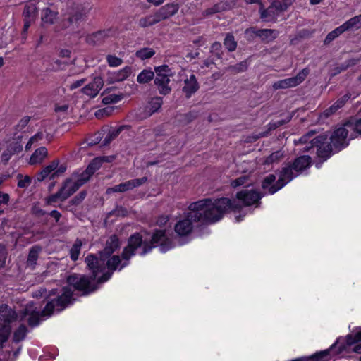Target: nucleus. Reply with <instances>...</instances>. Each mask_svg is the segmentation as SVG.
<instances>
[{
  "mask_svg": "<svg viewBox=\"0 0 361 361\" xmlns=\"http://www.w3.org/2000/svg\"><path fill=\"white\" fill-rule=\"evenodd\" d=\"M157 245L159 246L160 250L163 252L172 248V240L167 236L165 230H156L151 236L148 237H143L139 233L132 235L128 239V246L123 250L122 259L118 255H113L104 261L105 268L102 271L97 272V275L102 273V276L98 279V282L104 283L108 281L114 271L126 267L137 249L141 248L140 255H144Z\"/></svg>",
  "mask_w": 361,
  "mask_h": 361,
  "instance_id": "nucleus-1",
  "label": "nucleus"
},
{
  "mask_svg": "<svg viewBox=\"0 0 361 361\" xmlns=\"http://www.w3.org/2000/svg\"><path fill=\"white\" fill-rule=\"evenodd\" d=\"M241 207L235 201L222 197L219 199H204L192 202L188 207L189 216L201 224H212L222 219L230 209H237Z\"/></svg>",
  "mask_w": 361,
  "mask_h": 361,
  "instance_id": "nucleus-2",
  "label": "nucleus"
},
{
  "mask_svg": "<svg viewBox=\"0 0 361 361\" xmlns=\"http://www.w3.org/2000/svg\"><path fill=\"white\" fill-rule=\"evenodd\" d=\"M71 298L72 290L69 287L63 288V293L60 295L56 290H52L48 295L49 300L41 313L37 310L33 302H30L23 310L21 319L28 317L29 325L35 326L39 324L41 317L50 316L54 311L60 312L63 310L71 302Z\"/></svg>",
  "mask_w": 361,
  "mask_h": 361,
  "instance_id": "nucleus-3",
  "label": "nucleus"
},
{
  "mask_svg": "<svg viewBox=\"0 0 361 361\" xmlns=\"http://www.w3.org/2000/svg\"><path fill=\"white\" fill-rule=\"evenodd\" d=\"M120 247L118 238L116 235H111L106 241L104 249L100 252V258L94 255H88L85 258V262L92 272V280L97 277V272L102 271L105 268L104 261L110 257Z\"/></svg>",
  "mask_w": 361,
  "mask_h": 361,
  "instance_id": "nucleus-4",
  "label": "nucleus"
},
{
  "mask_svg": "<svg viewBox=\"0 0 361 361\" xmlns=\"http://www.w3.org/2000/svg\"><path fill=\"white\" fill-rule=\"evenodd\" d=\"M298 174L293 165L288 164L281 169L277 181H276L275 175L269 174L264 178L262 187L264 190H267L269 194L273 195L296 177Z\"/></svg>",
  "mask_w": 361,
  "mask_h": 361,
  "instance_id": "nucleus-5",
  "label": "nucleus"
},
{
  "mask_svg": "<svg viewBox=\"0 0 361 361\" xmlns=\"http://www.w3.org/2000/svg\"><path fill=\"white\" fill-rule=\"evenodd\" d=\"M155 78L154 83L159 94L167 95L172 90L171 78L175 76V71L167 65L154 67Z\"/></svg>",
  "mask_w": 361,
  "mask_h": 361,
  "instance_id": "nucleus-6",
  "label": "nucleus"
},
{
  "mask_svg": "<svg viewBox=\"0 0 361 361\" xmlns=\"http://www.w3.org/2000/svg\"><path fill=\"white\" fill-rule=\"evenodd\" d=\"M18 315L15 310L7 305L0 306V347L8 340L11 334L10 324L16 321Z\"/></svg>",
  "mask_w": 361,
  "mask_h": 361,
  "instance_id": "nucleus-7",
  "label": "nucleus"
},
{
  "mask_svg": "<svg viewBox=\"0 0 361 361\" xmlns=\"http://www.w3.org/2000/svg\"><path fill=\"white\" fill-rule=\"evenodd\" d=\"M354 137L353 126L350 122L348 121L332 133L330 142L335 151H339L348 145V141Z\"/></svg>",
  "mask_w": 361,
  "mask_h": 361,
  "instance_id": "nucleus-8",
  "label": "nucleus"
},
{
  "mask_svg": "<svg viewBox=\"0 0 361 361\" xmlns=\"http://www.w3.org/2000/svg\"><path fill=\"white\" fill-rule=\"evenodd\" d=\"M269 1H271V4L267 8H264L261 4L259 9L260 18L264 22H276L277 18L291 5V1L287 2L286 0Z\"/></svg>",
  "mask_w": 361,
  "mask_h": 361,
  "instance_id": "nucleus-9",
  "label": "nucleus"
},
{
  "mask_svg": "<svg viewBox=\"0 0 361 361\" xmlns=\"http://www.w3.org/2000/svg\"><path fill=\"white\" fill-rule=\"evenodd\" d=\"M80 186L81 183H79L72 175L71 178L66 180L63 187L59 192L48 197L47 202L49 204H52L59 201H64L78 190Z\"/></svg>",
  "mask_w": 361,
  "mask_h": 361,
  "instance_id": "nucleus-10",
  "label": "nucleus"
},
{
  "mask_svg": "<svg viewBox=\"0 0 361 361\" xmlns=\"http://www.w3.org/2000/svg\"><path fill=\"white\" fill-rule=\"evenodd\" d=\"M67 282L69 286L74 287L78 290L82 291L85 295L94 291L97 288L90 279L85 275H71L68 277Z\"/></svg>",
  "mask_w": 361,
  "mask_h": 361,
  "instance_id": "nucleus-11",
  "label": "nucleus"
},
{
  "mask_svg": "<svg viewBox=\"0 0 361 361\" xmlns=\"http://www.w3.org/2000/svg\"><path fill=\"white\" fill-rule=\"evenodd\" d=\"M307 74L308 71L307 69H303L295 77L283 79L274 82L273 84V88L274 90H279L296 87L304 81Z\"/></svg>",
  "mask_w": 361,
  "mask_h": 361,
  "instance_id": "nucleus-12",
  "label": "nucleus"
},
{
  "mask_svg": "<svg viewBox=\"0 0 361 361\" xmlns=\"http://www.w3.org/2000/svg\"><path fill=\"white\" fill-rule=\"evenodd\" d=\"M146 180V177L130 180L126 182L116 185L114 187L107 188L106 193L110 194L111 192H124L130 190L140 186L141 185L145 183Z\"/></svg>",
  "mask_w": 361,
  "mask_h": 361,
  "instance_id": "nucleus-13",
  "label": "nucleus"
},
{
  "mask_svg": "<svg viewBox=\"0 0 361 361\" xmlns=\"http://www.w3.org/2000/svg\"><path fill=\"white\" fill-rule=\"evenodd\" d=\"M116 35V30L109 28L106 30H99L89 35L87 37V42L92 45H100L103 44L109 38L114 37Z\"/></svg>",
  "mask_w": 361,
  "mask_h": 361,
  "instance_id": "nucleus-14",
  "label": "nucleus"
},
{
  "mask_svg": "<svg viewBox=\"0 0 361 361\" xmlns=\"http://www.w3.org/2000/svg\"><path fill=\"white\" fill-rule=\"evenodd\" d=\"M237 199L244 206H250L258 203L262 195L257 191L253 190H243L237 193Z\"/></svg>",
  "mask_w": 361,
  "mask_h": 361,
  "instance_id": "nucleus-15",
  "label": "nucleus"
},
{
  "mask_svg": "<svg viewBox=\"0 0 361 361\" xmlns=\"http://www.w3.org/2000/svg\"><path fill=\"white\" fill-rule=\"evenodd\" d=\"M82 18V13L80 11H75L70 13V16L65 18L61 23L63 29H68L71 32H78L79 22Z\"/></svg>",
  "mask_w": 361,
  "mask_h": 361,
  "instance_id": "nucleus-16",
  "label": "nucleus"
},
{
  "mask_svg": "<svg viewBox=\"0 0 361 361\" xmlns=\"http://www.w3.org/2000/svg\"><path fill=\"white\" fill-rule=\"evenodd\" d=\"M190 211L187 213L185 217L181 220H180L175 225V231L178 235L184 236L187 235L191 233L192 230V222H195L194 221V218L189 216Z\"/></svg>",
  "mask_w": 361,
  "mask_h": 361,
  "instance_id": "nucleus-17",
  "label": "nucleus"
},
{
  "mask_svg": "<svg viewBox=\"0 0 361 361\" xmlns=\"http://www.w3.org/2000/svg\"><path fill=\"white\" fill-rule=\"evenodd\" d=\"M245 33L259 37L263 42L267 43L274 40L279 35V32L276 30L272 29H261L257 30L254 29H247L246 30Z\"/></svg>",
  "mask_w": 361,
  "mask_h": 361,
  "instance_id": "nucleus-18",
  "label": "nucleus"
},
{
  "mask_svg": "<svg viewBox=\"0 0 361 361\" xmlns=\"http://www.w3.org/2000/svg\"><path fill=\"white\" fill-rule=\"evenodd\" d=\"M199 89V84L194 74L187 76L183 81L182 91L187 98H190Z\"/></svg>",
  "mask_w": 361,
  "mask_h": 361,
  "instance_id": "nucleus-19",
  "label": "nucleus"
},
{
  "mask_svg": "<svg viewBox=\"0 0 361 361\" xmlns=\"http://www.w3.org/2000/svg\"><path fill=\"white\" fill-rule=\"evenodd\" d=\"M104 82L102 78L95 77L94 80L82 88V92L91 97H96L103 87Z\"/></svg>",
  "mask_w": 361,
  "mask_h": 361,
  "instance_id": "nucleus-20",
  "label": "nucleus"
},
{
  "mask_svg": "<svg viewBox=\"0 0 361 361\" xmlns=\"http://www.w3.org/2000/svg\"><path fill=\"white\" fill-rule=\"evenodd\" d=\"M314 133L311 131L301 137L298 140V142L301 144H306V145L302 149L304 152H307L314 148L317 144L320 143L323 140L322 137H314Z\"/></svg>",
  "mask_w": 361,
  "mask_h": 361,
  "instance_id": "nucleus-21",
  "label": "nucleus"
},
{
  "mask_svg": "<svg viewBox=\"0 0 361 361\" xmlns=\"http://www.w3.org/2000/svg\"><path fill=\"white\" fill-rule=\"evenodd\" d=\"M131 74V68L126 66L123 68L109 73L108 81L109 83L121 82L126 80Z\"/></svg>",
  "mask_w": 361,
  "mask_h": 361,
  "instance_id": "nucleus-22",
  "label": "nucleus"
},
{
  "mask_svg": "<svg viewBox=\"0 0 361 361\" xmlns=\"http://www.w3.org/2000/svg\"><path fill=\"white\" fill-rule=\"evenodd\" d=\"M48 156V151L46 147H41L37 149L31 155L29 164L37 165L41 164Z\"/></svg>",
  "mask_w": 361,
  "mask_h": 361,
  "instance_id": "nucleus-23",
  "label": "nucleus"
},
{
  "mask_svg": "<svg viewBox=\"0 0 361 361\" xmlns=\"http://www.w3.org/2000/svg\"><path fill=\"white\" fill-rule=\"evenodd\" d=\"M311 164V158L309 156H300L295 159L293 163V166L295 172L298 173L307 168Z\"/></svg>",
  "mask_w": 361,
  "mask_h": 361,
  "instance_id": "nucleus-24",
  "label": "nucleus"
},
{
  "mask_svg": "<svg viewBox=\"0 0 361 361\" xmlns=\"http://www.w3.org/2000/svg\"><path fill=\"white\" fill-rule=\"evenodd\" d=\"M41 250L42 249L39 246H33L30 249L26 262L27 267H30L31 269L35 268Z\"/></svg>",
  "mask_w": 361,
  "mask_h": 361,
  "instance_id": "nucleus-25",
  "label": "nucleus"
},
{
  "mask_svg": "<svg viewBox=\"0 0 361 361\" xmlns=\"http://www.w3.org/2000/svg\"><path fill=\"white\" fill-rule=\"evenodd\" d=\"M324 139L319 144H317L314 147H317V153L319 157L324 158V159H327L332 151H335L333 146H331V143L330 142L329 145H325L323 143Z\"/></svg>",
  "mask_w": 361,
  "mask_h": 361,
  "instance_id": "nucleus-26",
  "label": "nucleus"
},
{
  "mask_svg": "<svg viewBox=\"0 0 361 361\" xmlns=\"http://www.w3.org/2000/svg\"><path fill=\"white\" fill-rule=\"evenodd\" d=\"M57 16V11H52L49 8H46L42 11L41 18L44 23L52 25L55 23Z\"/></svg>",
  "mask_w": 361,
  "mask_h": 361,
  "instance_id": "nucleus-27",
  "label": "nucleus"
},
{
  "mask_svg": "<svg viewBox=\"0 0 361 361\" xmlns=\"http://www.w3.org/2000/svg\"><path fill=\"white\" fill-rule=\"evenodd\" d=\"M348 99L349 96L348 94H345L339 99H338L333 105H331L329 109L325 110V116H329L336 113L337 110L343 106V105Z\"/></svg>",
  "mask_w": 361,
  "mask_h": 361,
  "instance_id": "nucleus-28",
  "label": "nucleus"
},
{
  "mask_svg": "<svg viewBox=\"0 0 361 361\" xmlns=\"http://www.w3.org/2000/svg\"><path fill=\"white\" fill-rule=\"evenodd\" d=\"M123 128L124 126H120L117 128H107L108 133L105 137L104 138L103 141L102 142V145L106 146L109 145L114 139H115L121 133Z\"/></svg>",
  "mask_w": 361,
  "mask_h": 361,
  "instance_id": "nucleus-29",
  "label": "nucleus"
},
{
  "mask_svg": "<svg viewBox=\"0 0 361 361\" xmlns=\"http://www.w3.org/2000/svg\"><path fill=\"white\" fill-rule=\"evenodd\" d=\"M59 160L53 161L50 164L44 167L39 174L38 180L41 181L48 177L52 172L54 173L59 165Z\"/></svg>",
  "mask_w": 361,
  "mask_h": 361,
  "instance_id": "nucleus-30",
  "label": "nucleus"
},
{
  "mask_svg": "<svg viewBox=\"0 0 361 361\" xmlns=\"http://www.w3.org/2000/svg\"><path fill=\"white\" fill-rule=\"evenodd\" d=\"M341 25L345 31L359 28L361 25V14L351 18Z\"/></svg>",
  "mask_w": 361,
  "mask_h": 361,
  "instance_id": "nucleus-31",
  "label": "nucleus"
},
{
  "mask_svg": "<svg viewBox=\"0 0 361 361\" xmlns=\"http://www.w3.org/2000/svg\"><path fill=\"white\" fill-rule=\"evenodd\" d=\"M155 71L145 69L138 74L137 81L140 84L147 83L155 78Z\"/></svg>",
  "mask_w": 361,
  "mask_h": 361,
  "instance_id": "nucleus-32",
  "label": "nucleus"
},
{
  "mask_svg": "<svg viewBox=\"0 0 361 361\" xmlns=\"http://www.w3.org/2000/svg\"><path fill=\"white\" fill-rule=\"evenodd\" d=\"M24 19L35 20L37 17V7L32 3L27 4L23 11Z\"/></svg>",
  "mask_w": 361,
  "mask_h": 361,
  "instance_id": "nucleus-33",
  "label": "nucleus"
},
{
  "mask_svg": "<svg viewBox=\"0 0 361 361\" xmlns=\"http://www.w3.org/2000/svg\"><path fill=\"white\" fill-rule=\"evenodd\" d=\"M27 329L24 324H20L18 329L13 332V341L15 343H18L23 341L27 334Z\"/></svg>",
  "mask_w": 361,
  "mask_h": 361,
  "instance_id": "nucleus-34",
  "label": "nucleus"
},
{
  "mask_svg": "<svg viewBox=\"0 0 361 361\" xmlns=\"http://www.w3.org/2000/svg\"><path fill=\"white\" fill-rule=\"evenodd\" d=\"M328 355V350L321 351L310 357H303L295 360V361H328L325 357Z\"/></svg>",
  "mask_w": 361,
  "mask_h": 361,
  "instance_id": "nucleus-35",
  "label": "nucleus"
},
{
  "mask_svg": "<svg viewBox=\"0 0 361 361\" xmlns=\"http://www.w3.org/2000/svg\"><path fill=\"white\" fill-rule=\"evenodd\" d=\"M73 176L79 183H81V186L84 185L92 176L87 169L82 172L76 171L73 173Z\"/></svg>",
  "mask_w": 361,
  "mask_h": 361,
  "instance_id": "nucleus-36",
  "label": "nucleus"
},
{
  "mask_svg": "<svg viewBox=\"0 0 361 361\" xmlns=\"http://www.w3.org/2000/svg\"><path fill=\"white\" fill-rule=\"evenodd\" d=\"M82 247V241L80 240H76L70 250V257L72 260L76 261L78 259V256L80 252Z\"/></svg>",
  "mask_w": 361,
  "mask_h": 361,
  "instance_id": "nucleus-37",
  "label": "nucleus"
},
{
  "mask_svg": "<svg viewBox=\"0 0 361 361\" xmlns=\"http://www.w3.org/2000/svg\"><path fill=\"white\" fill-rule=\"evenodd\" d=\"M224 44L229 51H233L237 47V42L233 35L228 33L224 41Z\"/></svg>",
  "mask_w": 361,
  "mask_h": 361,
  "instance_id": "nucleus-38",
  "label": "nucleus"
},
{
  "mask_svg": "<svg viewBox=\"0 0 361 361\" xmlns=\"http://www.w3.org/2000/svg\"><path fill=\"white\" fill-rule=\"evenodd\" d=\"M345 32L342 25L336 27L333 31L330 32L325 38L324 42L326 44L330 43L340 35Z\"/></svg>",
  "mask_w": 361,
  "mask_h": 361,
  "instance_id": "nucleus-39",
  "label": "nucleus"
},
{
  "mask_svg": "<svg viewBox=\"0 0 361 361\" xmlns=\"http://www.w3.org/2000/svg\"><path fill=\"white\" fill-rule=\"evenodd\" d=\"M178 7L176 4H167L162 8L163 17L164 18L171 16L177 13Z\"/></svg>",
  "mask_w": 361,
  "mask_h": 361,
  "instance_id": "nucleus-40",
  "label": "nucleus"
},
{
  "mask_svg": "<svg viewBox=\"0 0 361 361\" xmlns=\"http://www.w3.org/2000/svg\"><path fill=\"white\" fill-rule=\"evenodd\" d=\"M155 51L150 48H144L136 52V56L142 60L147 59L153 56Z\"/></svg>",
  "mask_w": 361,
  "mask_h": 361,
  "instance_id": "nucleus-41",
  "label": "nucleus"
},
{
  "mask_svg": "<svg viewBox=\"0 0 361 361\" xmlns=\"http://www.w3.org/2000/svg\"><path fill=\"white\" fill-rule=\"evenodd\" d=\"M44 137V133L42 130L37 132L35 135L30 138L28 142L25 146V149L27 151L29 150L31 148L32 144L42 140Z\"/></svg>",
  "mask_w": 361,
  "mask_h": 361,
  "instance_id": "nucleus-42",
  "label": "nucleus"
},
{
  "mask_svg": "<svg viewBox=\"0 0 361 361\" xmlns=\"http://www.w3.org/2000/svg\"><path fill=\"white\" fill-rule=\"evenodd\" d=\"M102 159L95 158L87 166L86 169L88 172L92 176L94 172L98 170L102 165Z\"/></svg>",
  "mask_w": 361,
  "mask_h": 361,
  "instance_id": "nucleus-43",
  "label": "nucleus"
},
{
  "mask_svg": "<svg viewBox=\"0 0 361 361\" xmlns=\"http://www.w3.org/2000/svg\"><path fill=\"white\" fill-rule=\"evenodd\" d=\"M122 99V95L118 94H109L106 95L103 97L102 99V103L104 104H115L118 102L121 101Z\"/></svg>",
  "mask_w": 361,
  "mask_h": 361,
  "instance_id": "nucleus-44",
  "label": "nucleus"
},
{
  "mask_svg": "<svg viewBox=\"0 0 361 361\" xmlns=\"http://www.w3.org/2000/svg\"><path fill=\"white\" fill-rule=\"evenodd\" d=\"M104 132H106L105 129H102V131L97 132L95 133L92 138L88 140V145H94L102 142V139L104 136Z\"/></svg>",
  "mask_w": 361,
  "mask_h": 361,
  "instance_id": "nucleus-45",
  "label": "nucleus"
},
{
  "mask_svg": "<svg viewBox=\"0 0 361 361\" xmlns=\"http://www.w3.org/2000/svg\"><path fill=\"white\" fill-rule=\"evenodd\" d=\"M106 61L111 67H118L123 63V60L121 58L111 54L106 56Z\"/></svg>",
  "mask_w": 361,
  "mask_h": 361,
  "instance_id": "nucleus-46",
  "label": "nucleus"
},
{
  "mask_svg": "<svg viewBox=\"0 0 361 361\" xmlns=\"http://www.w3.org/2000/svg\"><path fill=\"white\" fill-rule=\"evenodd\" d=\"M162 105V99L160 97H156L152 99L149 103V109L153 113L161 108Z\"/></svg>",
  "mask_w": 361,
  "mask_h": 361,
  "instance_id": "nucleus-47",
  "label": "nucleus"
},
{
  "mask_svg": "<svg viewBox=\"0 0 361 361\" xmlns=\"http://www.w3.org/2000/svg\"><path fill=\"white\" fill-rule=\"evenodd\" d=\"M157 22H158V20H155L152 16H148L146 18H141L139 21V25L141 27H148V26L152 25L155 24Z\"/></svg>",
  "mask_w": 361,
  "mask_h": 361,
  "instance_id": "nucleus-48",
  "label": "nucleus"
},
{
  "mask_svg": "<svg viewBox=\"0 0 361 361\" xmlns=\"http://www.w3.org/2000/svg\"><path fill=\"white\" fill-rule=\"evenodd\" d=\"M361 341V331L355 335H348L346 338V342L348 345L357 343Z\"/></svg>",
  "mask_w": 361,
  "mask_h": 361,
  "instance_id": "nucleus-49",
  "label": "nucleus"
},
{
  "mask_svg": "<svg viewBox=\"0 0 361 361\" xmlns=\"http://www.w3.org/2000/svg\"><path fill=\"white\" fill-rule=\"evenodd\" d=\"M8 149L11 152V153L15 154L22 151L23 146L18 141H13L9 144Z\"/></svg>",
  "mask_w": 361,
  "mask_h": 361,
  "instance_id": "nucleus-50",
  "label": "nucleus"
},
{
  "mask_svg": "<svg viewBox=\"0 0 361 361\" xmlns=\"http://www.w3.org/2000/svg\"><path fill=\"white\" fill-rule=\"evenodd\" d=\"M223 8H224V7H223V6L221 4H216L214 6L206 9L203 12V14L204 16H210V15H212L214 13L220 12Z\"/></svg>",
  "mask_w": 361,
  "mask_h": 361,
  "instance_id": "nucleus-51",
  "label": "nucleus"
},
{
  "mask_svg": "<svg viewBox=\"0 0 361 361\" xmlns=\"http://www.w3.org/2000/svg\"><path fill=\"white\" fill-rule=\"evenodd\" d=\"M228 69L234 73L243 72L247 69V64L246 62L243 61L235 66H230Z\"/></svg>",
  "mask_w": 361,
  "mask_h": 361,
  "instance_id": "nucleus-52",
  "label": "nucleus"
},
{
  "mask_svg": "<svg viewBox=\"0 0 361 361\" xmlns=\"http://www.w3.org/2000/svg\"><path fill=\"white\" fill-rule=\"evenodd\" d=\"M113 111V108L111 107H106L102 109H99L96 111L95 116L97 118H101L104 116H109Z\"/></svg>",
  "mask_w": 361,
  "mask_h": 361,
  "instance_id": "nucleus-53",
  "label": "nucleus"
},
{
  "mask_svg": "<svg viewBox=\"0 0 361 361\" xmlns=\"http://www.w3.org/2000/svg\"><path fill=\"white\" fill-rule=\"evenodd\" d=\"M281 157H282L281 152H280L279 151L274 152L266 159L265 163L267 164H271L274 161L279 160Z\"/></svg>",
  "mask_w": 361,
  "mask_h": 361,
  "instance_id": "nucleus-54",
  "label": "nucleus"
},
{
  "mask_svg": "<svg viewBox=\"0 0 361 361\" xmlns=\"http://www.w3.org/2000/svg\"><path fill=\"white\" fill-rule=\"evenodd\" d=\"M247 180V176H242L238 178H236L231 181V185L233 188H236L238 186L242 185L246 183Z\"/></svg>",
  "mask_w": 361,
  "mask_h": 361,
  "instance_id": "nucleus-55",
  "label": "nucleus"
},
{
  "mask_svg": "<svg viewBox=\"0 0 361 361\" xmlns=\"http://www.w3.org/2000/svg\"><path fill=\"white\" fill-rule=\"evenodd\" d=\"M31 183V178L26 176L25 177H21V178L19 180L18 186L22 188H25L29 186V185Z\"/></svg>",
  "mask_w": 361,
  "mask_h": 361,
  "instance_id": "nucleus-56",
  "label": "nucleus"
},
{
  "mask_svg": "<svg viewBox=\"0 0 361 361\" xmlns=\"http://www.w3.org/2000/svg\"><path fill=\"white\" fill-rule=\"evenodd\" d=\"M353 126V131L355 132V137L357 134H361V118L357 121L353 120L349 121Z\"/></svg>",
  "mask_w": 361,
  "mask_h": 361,
  "instance_id": "nucleus-57",
  "label": "nucleus"
},
{
  "mask_svg": "<svg viewBox=\"0 0 361 361\" xmlns=\"http://www.w3.org/2000/svg\"><path fill=\"white\" fill-rule=\"evenodd\" d=\"M30 121V117L29 116H24L23 118H21L18 123L16 125V129L18 130H23L27 125L28 124Z\"/></svg>",
  "mask_w": 361,
  "mask_h": 361,
  "instance_id": "nucleus-58",
  "label": "nucleus"
},
{
  "mask_svg": "<svg viewBox=\"0 0 361 361\" xmlns=\"http://www.w3.org/2000/svg\"><path fill=\"white\" fill-rule=\"evenodd\" d=\"M66 171V166L64 164L58 165L55 172L51 174V178H54L56 176H59L63 173Z\"/></svg>",
  "mask_w": 361,
  "mask_h": 361,
  "instance_id": "nucleus-59",
  "label": "nucleus"
},
{
  "mask_svg": "<svg viewBox=\"0 0 361 361\" xmlns=\"http://www.w3.org/2000/svg\"><path fill=\"white\" fill-rule=\"evenodd\" d=\"M359 61L358 59H350L345 62V63L342 64L341 69L345 70L348 68V67L353 66L355 65Z\"/></svg>",
  "mask_w": 361,
  "mask_h": 361,
  "instance_id": "nucleus-60",
  "label": "nucleus"
},
{
  "mask_svg": "<svg viewBox=\"0 0 361 361\" xmlns=\"http://www.w3.org/2000/svg\"><path fill=\"white\" fill-rule=\"evenodd\" d=\"M169 219V218L168 216L161 215L158 217L156 224L159 226H163L168 222Z\"/></svg>",
  "mask_w": 361,
  "mask_h": 361,
  "instance_id": "nucleus-61",
  "label": "nucleus"
},
{
  "mask_svg": "<svg viewBox=\"0 0 361 361\" xmlns=\"http://www.w3.org/2000/svg\"><path fill=\"white\" fill-rule=\"evenodd\" d=\"M13 154L7 148L1 154L2 161L7 162Z\"/></svg>",
  "mask_w": 361,
  "mask_h": 361,
  "instance_id": "nucleus-62",
  "label": "nucleus"
},
{
  "mask_svg": "<svg viewBox=\"0 0 361 361\" xmlns=\"http://www.w3.org/2000/svg\"><path fill=\"white\" fill-rule=\"evenodd\" d=\"M6 252L4 245H0V266H2L5 262Z\"/></svg>",
  "mask_w": 361,
  "mask_h": 361,
  "instance_id": "nucleus-63",
  "label": "nucleus"
},
{
  "mask_svg": "<svg viewBox=\"0 0 361 361\" xmlns=\"http://www.w3.org/2000/svg\"><path fill=\"white\" fill-rule=\"evenodd\" d=\"M9 200V195L7 193L0 192V205L7 204Z\"/></svg>",
  "mask_w": 361,
  "mask_h": 361,
  "instance_id": "nucleus-64",
  "label": "nucleus"
}]
</instances>
